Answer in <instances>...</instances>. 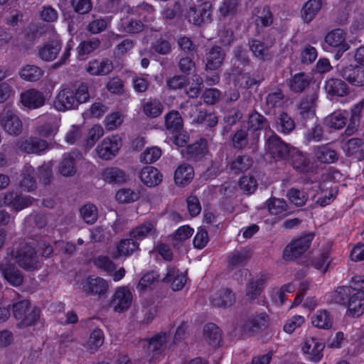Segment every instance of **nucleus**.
Here are the masks:
<instances>
[{
  "mask_svg": "<svg viewBox=\"0 0 364 364\" xmlns=\"http://www.w3.org/2000/svg\"><path fill=\"white\" fill-rule=\"evenodd\" d=\"M102 178L108 183H123L126 181L125 173L116 167H108L102 173Z\"/></svg>",
  "mask_w": 364,
  "mask_h": 364,
  "instance_id": "nucleus-40",
  "label": "nucleus"
},
{
  "mask_svg": "<svg viewBox=\"0 0 364 364\" xmlns=\"http://www.w3.org/2000/svg\"><path fill=\"white\" fill-rule=\"evenodd\" d=\"M250 50L253 55L263 60H267L271 57L269 48L272 43H264L259 40H252L249 42Z\"/></svg>",
  "mask_w": 364,
  "mask_h": 364,
  "instance_id": "nucleus-34",
  "label": "nucleus"
},
{
  "mask_svg": "<svg viewBox=\"0 0 364 364\" xmlns=\"http://www.w3.org/2000/svg\"><path fill=\"white\" fill-rule=\"evenodd\" d=\"M338 188L331 181L320 183L314 195L315 203L321 207L329 205L336 198Z\"/></svg>",
  "mask_w": 364,
  "mask_h": 364,
  "instance_id": "nucleus-11",
  "label": "nucleus"
},
{
  "mask_svg": "<svg viewBox=\"0 0 364 364\" xmlns=\"http://www.w3.org/2000/svg\"><path fill=\"white\" fill-rule=\"evenodd\" d=\"M123 122V116L119 112H114L106 117L105 125L108 130H114Z\"/></svg>",
  "mask_w": 364,
  "mask_h": 364,
  "instance_id": "nucleus-64",
  "label": "nucleus"
},
{
  "mask_svg": "<svg viewBox=\"0 0 364 364\" xmlns=\"http://www.w3.org/2000/svg\"><path fill=\"white\" fill-rule=\"evenodd\" d=\"M305 323V318L300 315H295L288 318L284 326L283 330L288 334L294 332L297 328H300Z\"/></svg>",
  "mask_w": 364,
  "mask_h": 364,
  "instance_id": "nucleus-58",
  "label": "nucleus"
},
{
  "mask_svg": "<svg viewBox=\"0 0 364 364\" xmlns=\"http://www.w3.org/2000/svg\"><path fill=\"white\" fill-rule=\"evenodd\" d=\"M161 150L158 146L147 148L141 153L140 161L145 164H152L161 157Z\"/></svg>",
  "mask_w": 364,
  "mask_h": 364,
  "instance_id": "nucleus-55",
  "label": "nucleus"
},
{
  "mask_svg": "<svg viewBox=\"0 0 364 364\" xmlns=\"http://www.w3.org/2000/svg\"><path fill=\"white\" fill-rule=\"evenodd\" d=\"M130 235L136 240H142L146 237L155 238L158 235L156 221L147 220L132 230Z\"/></svg>",
  "mask_w": 364,
  "mask_h": 364,
  "instance_id": "nucleus-16",
  "label": "nucleus"
},
{
  "mask_svg": "<svg viewBox=\"0 0 364 364\" xmlns=\"http://www.w3.org/2000/svg\"><path fill=\"white\" fill-rule=\"evenodd\" d=\"M159 281V274L156 271L146 273L140 279L136 285V290L139 294H144L152 290Z\"/></svg>",
  "mask_w": 364,
  "mask_h": 364,
  "instance_id": "nucleus-27",
  "label": "nucleus"
},
{
  "mask_svg": "<svg viewBox=\"0 0 364 364\" xmlns=\"http://www.w3.org/2000/svg\"><path fill=\"white\" fill-rule=\"evenodd\" d=\"M295 127L294 120L286 113H282L276 120V129L282 134H289Z\"/></svg>",
  "mask_w": 364,
  "mask_h": 364,
  "instance_id": "nucleus-47",
  "label": "nucleus"
},
{
  "mask_svg": "<svg viewBox=\"0 0 364 364\" xmlns=\"http://www.w3.org/2000/svg\"><path fill=\"white\" fill-rule=\"evenodd\" d=\"M165 124L166 129L171 133L179 132L182 130V118L176 111H171L166 114Z\"/></svg>",
  "mask_w": 364,
  "mask_h": 364,
  "instance_id": "nucleus-43",
  "label": "nucleus"
},
{
  "mask_svg": "<svg viewBox=\"0 0 364 364\" xmlns=\"http://www.w3.org/2000/svg\"><path fill=\"white\" fill-rule=\"evenodd\" d=\"M20 77L27 82H36L43 75V70L37 65L28 64L18 70Z\"/></svg>",
  "mask_w": 364,
  "mask_h": 364,
  "instance_id": "nucleus-32",
  "label": "nucleus"
},
{
  "mask_svg": "<svg viewBox=\"0 0 364 364\" xmlns=\"http://www.w3.org/2000/svg\"><path fill=\"white\" fill-rule=\"evenodd\" d=\"M324 124L329 128L334 129H341L346 124V112H335L328 115L324 119Z\"/></svg>",
  "mask_w": 364,
  "mask_h": 364,
  "instance_id": "nucleus-37",
  "label": "nucleus"
},
{
  "mask_svg": "<svg viewBox=\"0 0 364 364\" xmlns=\"http://www.w3.org/2000/svg\"><path fill=\"white\" fill-rule=\"evenodd\" d=\"M344 152L358 160L364 159V141L361 139L352 138L343 146Z\"/></svg>",
  "mask_w": 364,
  "mask_h": 364,
  "instance_id": "nucleus-22",
  "label": "nucleus"
},
{
  "mask_svg": "<svg viewBox=\"0 0 364 364\" xmlns=\"http://www.w3.org/2000/svg\"><path fill=\"white\" fill-rule=\"evenodd\" d=\"M0 269L4 277L13 286H19L22 284L23 278L19 270L13 266L4 267L0 264Z\"/></svg>",
  "mask_w": 364,
  "mask_h": 364,
  "instance_id": "nucleus-39",
  "label": "nucleus"
},
{
  "mask_svg": "<svg viewBox=\"0 0 364 364\" xmlns=\"http://www.w3.org/2000/svg\"><path fill=\"white\" fill-rule=\"evenodd\" d=\"M80 212L82 219L88 224L94 223L97 219V208L93 204H85L80 208Z\"/></svg>",
  "mask_w": 364,
  "mask_h": 364,
  "instance_id": "nucleus-51",
  "label": "nucleus"
},
{
  "mask_svg": "<svg viewBox=\"0 0 364 364\" xmlns=\"http://www.w3.org/2000/svg\"><path fill=\"white\" fill-rule=\"evenodd\" d=\"M193 177V168L188 164L178 166L174 173V181L179 186H187L191 182Z\"/></svg>",
  "mask_w": 364,
  "mask_h": 364,
  "instance_id": "nucleus-25",
  "label": "nucleus"
},
{
  "mask_svg": "<svg viewBox=\"0 0 364 364\" xmlns=\"http://www.w3.org/2000/svg\"><path fill=\"white\" fill-rule=\"evenodd\" d=\"M268 210L272 215L279 218L287 215L290 212L287 210V205L283 199L272 198L269 201Z\"/></svg>",
  "mask_w": 364,
  "mask_h": 364,
  "instance_id": "nucleus-44",
  "label": "nucleus"
},
{
  "mask_svg": "<svg viewBox=\"0 0 364 364\" xmlns=\"http://www.w3.org/2000/svg\"><path fill=\"white\" fill-rule=\"evenodd\" d=\"M309 84L308 80L303 73L295 75L290 80L289 86L296 92H301Z\"/></svg>",
  "mask_w": 364,
  "mask_h": 364,
  "instance_id": "nucleus-62",
  "label": "nucleus"
},
{
  "mask_svg": "<svg viewBox=\"0 0 364 364\" xmlns=\"http://www.w3.org/2000/svg\"><path fill=\"white\" fill-rule=\"evenodd\" d=\"M133 239H124L119 242L117 246L116 257H129L139 249L137 240Z\"/></svg>",
  "mask_w": 364,
  "mask_h": 364,
  "instance_id": "nucleus-36",
  "label": "nucleus"
},
{
  "mask_svg": "<svg viewBox=\"0 0 364 364\" xmlns=\"http://www.w3.org/2000/svg\"><path fill=\"white\" fill-rule=\"evenodd\" d=\"M141 181L148 187L158 186L162 181V174L153 166H146L139 174Z\"/></svg>",
  "mask_w": 364,
  "mask_h": 364,
  "instance_id": "nucleus-21",
  "label": "nucleus"
},
{
  "mask_svg": "<svg viewBox=\"0 0 364 364\" xmlns=\"http://www.w3.org/2000/svg\"><path fill=\"white\" fill-rule=\"evenodd\" d=\"M16 262L19 266L28 270L35 269L39 264L36 252L31 247H26L17 252Z\"/></svg>",
  "mask_w": 364,
  "mask_h": 364,
  "instance_id": "nucleus-15",
  "label": "nucleus"
},
{
  "mask_svg": "<svg viewBox=\"0 0 364 364\" xmlns=\"http://www.w3.org/2000/svg\"><path fill=\"white\" fill-rule=\"evenodd\" d=\"M143 110L146 116L156 117L161 114L163 107L159 100H150L144 103Z\"/></svg>",
  "mask_w": 364,
  "mask_h": 364,
  "instance_id": "nucleus-53",
  "label": "nucleus"
},
{
  "mask_svg": "<svg viewBox=\"0 0 364 364\" xmlns=\"http://www.w3.org/2000/svg\"><path fill=\"white\" fill-rule=\"evenodd\" d=\"M0 124L4 132L11 136L20 134L23 129V123L16 112L4 109L0 114Z\"/></svg>",
  "mask_w": 364,
  "mask_h": 364,
  "instance_id": "nucleus-10",
  "label": "nucleus"
},
{
  "mask_svg": "<svg viewBox=\"0 0 364 364\" xmlns=\"http://www.w3.org/2000/svg\"><path fill=\"white\" fill-rule=\"evenodd\" d=\"M314 235H304L289 243L284 250L283 258L291 261L304 254L310 247Z\"/></svg>",
  "mask_w": 364,
  "mask_h": 364,
  "instance_id": "nucleus-8",
  "label": "nucleus"
},
{
  "mask_svg": "<svg viewBox=\"0 0 364 364\" xmlns=\"http://www.w3.org/2000/svg\"><path fill=\"white\" fill-rule=\"evenodd\" d=\"M48 148L46 141L36 137L30 138L21 142L20 149L28 154H40Z\"/></svg>",
  "mask_w": 364,
  "mask_h": 364,
  "instance_id": "nucleus-29",
  "label": "nucleus"
},
{
  "mask_svg": "<svg viewBox=\"0 0 364 364\" xmlns=\"http://www.w3.org/2000/svg\"><path fill=\"white\" fill-rule=\"evenodd\" d=\"M133 294L127 286L117 287L110 300V306L117 313L127 311L132 305Z\"/></svg>",
  "mask_w": 364,
  "mask_h": 364,
  "instance_id": "nucleus-7",
  "label": "nucleus"
},
{
  "mask_svg": "<svg viewBox=\"0 0 364 364\" xmlns=\"http://www.w3.org/2000/svg\"><path fill=\"white\" fill-rule=\"evenodd\" d=\"M38 123L40 124L37 128L38 135L44 138L53 139L60 127V117L58 114H47L39 117Z\"/></svg>",
  "mask_w": 364,
  "mask_h": 364,
  "instance_id": "nucleus-9",
  "label": "nucleus"
},
{
  "mask_svg": "<svg viewBox=\"0 0 364 364\" xmlns=\"http://www.w3.org/2000/svg\"><path fill=\"white\" fill-rule=\"evenodd\" d=\"M268 127L265 118L258 112H252L249 117V131L256 132Z\"/></svg>",
  "mask_w": 364,
  "mask_h": 364,
  "instance_id": "nucleus-52",
  "label": "nucleus"
},
{
  "mask_svg": "<svg viewBox=\"0 0 364 364\" xmlns=\"http://www.w3.org/2000/svg\"><path fill=\"white\" fill-rule=\"evenodd\" d=\"M82 158V154L77 151L65 154L58 166V171L65 177L73 176L76 173L75 163Z\"/></svg>",
  "mask_w": 364,
  "mask_h": 364,
  "instance_id": "nucleus-14",
  "label": "nucleus"
},
{
  "mask_svg": "<svg viewBox=\"0 0 364 364\" xmlns=\"http://www.w3.org/2000/svg\"><path fill=\"white\" fill-rule=\"evenodd\" d=\"M188 153L191 157L199 159L207 153V141L200 139V141L188 146Z\"/></svg>",
  "mask_w": 364,
  "mask_h": 364,
  "instance_id": "nucleus-57",
  "label": "nucleus"
},
{
  "mask_svg": "<svg viewBox=\"0 0 364 364\" xmlns=\"http://www.w3.org/2000/svg\"><path fill=\"white\" fill-rule=\"evenodd\" d=\"M287 197L289 201L296 206L304 205L308 198L305 193L296 188H291L287 193Z\"/></svg>",
  "mask_w": 364,
  "mask_h": 364,
  "instance_id": "nucleus-61",
  "label": "nucleus"
},
{
  "mask_svg": "<svg viewBox=\"0 0 364 364\" xmlns=\"http://www.w3.org/2000/svg\"><path fill=\"white\" fill-rule=\"evenodd\" d=\"M230 77L234 81L235 85H239L244 88H249L257 82L249 73H239L237 70H233Z\"/></svg>",
  "mask_w": 364,
  "mask_h": 364,
  "instance_id": "nucleus-45",
  "label": "nucleus"
},
{
  "mask_svg": "<svg viewBox=\"0 0 364 364\" xmlns=\"http://www.w3.org/2000/svg\"><path fill=\"white\" fill-rule=\"evenodd\" d=\"M287 156L289 157L290 162L296 170L300 172H308L311 170L309 159L298 149L292 148Z\"/></svg>",
  "mask_w": 364,
  "mask_h": 364,
  "instance_id": "nucleus-28",
  "label": "nucleus"
},
{
  "mask_svg": "<svg viewBox=\"0 0 364 364\" xmlns=\"http://www.w3.org/2000/svg\"><path fill=\"white\" fill-rule=\"evenodd\" d=\"M266 146L268 151L275 159L287 158L292 149L282 141L276 134H272L267 139Z\"/></svg>",
  "mask_w": 364,
  "mask_h": 364,
  "instance_id": "nucleus-13",
  "label": "nucleus"
},
{
  "mask_svg": "<svg viewBox=\"0 0 364 364\" xmlns=\"http://www.w3.org/2000/svg\"><path fill=\"white\" fill-rule=\"evenodd\" d=\"M79 288L86 296L102 297L107 295L109 284L105 279L100 277L89 276L79 283Z\"/></svg>",
  "mask_w": 364,
  "mask_h": 364,
  "instance_id": "nucleus-6",
  "label": "nucleus"
},
{
  "mask_svg": "<svg viewBox=\"0 0 364 364\" xmlns=\"http://www.w3.org/2000/svg\"><path fill=\"white\" fill-rule=\"evenodd\" d=\"M268 316L265 314H261L247 322L244 326V331L250 334L255 333V329L267 326Z\"/></svg>",
  "mask_w": 364,
  "mask_h": 364,
  "instance_id": "nucleus-48",
  "label": "nucleus"
},
{
  "mask_svg": "<svg viewBox=\"0 0 364 364\" xmlns=\"http://www.w3.org/2000/svg\"><path fill=\"white\" fill-rule=\"evenodd\" d=\"M104 343V333L100 329H95L90 334L87 342V349L95 351L100 348Z\"/></svg>",
  "mask_w": 364,
  "mask_h": 364,
  "instance_id": "nucleus-56",
  "label": "nucleus"
},
{
  "mask_svg": "<svg viewBox=\"0 0 364 364\" xmlns=\"http://www.w3.org/2000/svg\"><path fill=\"white\" fill-rule=\"evenodd\" d=\"M186 274L179 272L174 267H169L167 273L163 279L164 282H171V288L174 291H178L183 289L186 282Z\"/></svg>",
  "mask_w": 364,
  "mask_h": 364,
  "instance_id": "nucleus-24",
  "label": "nucleus"
},
{
  "mask_svg": "<svg viewBox=\"0 0 364 364\" xmlns=\"http://www.w3.org/2000/svg\"><path fill=\"white\" fill-rule=\"evenodd\" d=\"M212 3L208 1L192 6L186 13V18L196 26L210 23L212 21Z\"/></svg>",
  "mask_w": 364,
  "mask_h": 364,
  "instance_id": "nucleus-4",
  "label": "nucleus"
},
{
  "mask_svg": "<svg viewBox=\"0 0 364 364\" xmlns=\"http://www.w3.org/2000/svg\"><path fill=\"white\" fill-rule=\"evenodd\" d=\"M315 100L314 96H310L303 100L299 106V112L304 119H314L315 114Z\"/></svg>",
  "mask_w": 364,
  "mask_h": 364,
  "instance_id": "nucleus-46",
  "label": "nucleus"
},
{
  "mask_svg": "<svg viewBox=\"0 0 364 364\" xmlns=\"http://www.w3.org/2000/svg\"><path fill=\"white\" fill-rule=\"evenodd\" d=\"M311 323L318 328L328 329L332 326V319L325 310H318L311 317Z\"/></svg>",
  "mask_w": 364,
  "mask_h": 364,
  "instance_id": "nucleus-42",
  "label": "nucleus"
},
{
  "mask_svg": "<svg viewBox=\"0 0 364 364\" xmlns=\"http://www.w3.org/2000/svg\"><path fill=\"white\" fill-rule=\"evenodd\" d=\"M139 197V191L125 188L119 189L115 195L116 200L122 203L134 202L137 200Z\"/></svg>",
  "mask_w": 364,
  "mask_h": 364,
  "instance_id": "nucleus-50",
  "label": "nucleus"
},
{
  "mask_svg": "<svg viewBox=\"0 0 364 364\" xmlns=\"http://www.w3.org/2000/svg\"><path fill=\"white\" fill-rule=\"evenodd\" d=\"M225 54L220 47H213L206 54V69L214 70L221 65Z\"/></svg>",
  "mask_w": 364,
  "mask_h": 364,
  "instance_id": "nucleus-31",
  "label": "nucleus"
},
{
  "mask_svg": "<svg viewBox=\"0 0 364 364\" xmlns=\"http://www.w3.org/2000/svg\"><path fill=\"white\" fill-rule=\"evenodd\" d=\"M235 301L234 294L228 289H223L215 293L210 299L213 306L218 307H228Z\"/></svg>",
  "mask_w": 364,
  "mask_h": 364,
  "instance_id": "nucleus-30",
  "label": "nucleus"
},
{
  "mask_svg": "<svg viewBox=\"0 0 364 364\" xmlns=\"http://www.w3.org/2000/svg\"><path fill=\"white\" fill-rule=\"evenodd\" d=\"M104 134V129L100 124H95L89 129L87 138L85 141V146L91 148L96 141Z\"/></svg>",
  "mask_w": 364,
  "mask_h": 364,
  "instance_id": "nucleus-54",
  "label": "nucleus"
},
{
  "mask_svg": "<svg viewBox=\"0 0 364 364\" xmlns=\"http://www.w3.org/2000/svg\"><path fill=\"white\" fill-rule=\"evenodd\" d=\"M360 277H354L349 287H341L335 292L337 302L346 305L347 313L353 317L360 316L364 310V290L361 289L357 282Z\"/></svg>",
  "mask_w": 364,
  "mask_h": 364,
  "instance_id": "nucleus-1",
  "label": "nucleus"
},
{
  "mask_svg": "<svg viewBox=\"0 0 364 364\" xmlns=\"http://www.w3.org/2000/svg\"><path fill=\"white\" fill-rule=\"evenodd\" d=\"M341 75L350 85L356 87H364V68L350 65L343 68Z\"/></svg>",
  "mask_w": 364,
  "mask_h": 364,
  "instance_id": "nucleus-18",
  "label": "nucleus"
},
{
  "mask_svg": "<svg viewBox=\"0 0 364 364\" xmlns=\"http://www.w3.org/2000/svg\"><path fill=\"white\" fill-rule=\"evenodd\" d=\"M326 92L332 96L343 97L349 93L348 86L340 79L331 78L325 84Z\"/></svg>",
  "mask_w": 364,
  "mask_h": 364,
  "instance_id": "nucleus-26",
  "label": "nucleus"
},
{
  "mask_svg": "<svg viewBox=\"0 0 364 364\" xmlns=\"http://www.w3.org/2000/svg\"><path fill=\"white\" fill-rule=\"evenodd\" d=\"M100 46V41L97 38H92L89 41L82 42L77 47V53L80 55L89 54Z\"/></svg>",
  "mask_w": 364,
  "mask_h": 364,
  "instance_id": "nucleus-63",
  "label": "nucleus"
},
{
  "mask_svg": "<svg viewBox=\"0 0 364 364\" xmlns=\"http://www.w3.org/2000/svg\"><path fill=\"white\" fill-rule=\"evenodd\" d=\"M323 48L326 51H335L334 58L339 60L350 49V45L346 41V33L341 28L331 30L324 37Z\"/></svg>",
  "mask_w": 364,
  "mask_h": 364,
  "instance_id": "nucleus-3",
  "label": "nucleus"
},
{
  "mask_svg": "<svg viewBox=\"0 0 364 364\" xmlns=\"http://www.w3.org/2000/svg\"><path fill=\"white\" fill-rule=\"evenodd\" d=\"M89 99L88 89L84 84L76 89L63 87L59 90L53 105L57 110L65 112L77 109L80 105L87 102Z\"/></svg>",
  "mask_w": 364,
  "mask_h": 364,
  "instance_id": "nucleus-2",
  "label": "nucleus"
},
{
  "mask_svg": "<svg viewBox=\"0 0 364 364\" xmlns=\"http://www.w3.org/2000/svg\"><path fill=\"white\" fill-rule=\"evenodd\" d=\"M3 203L6 205H11L16 211H18L30 205L32 200L28 197H19L14 193H9L5 195Z\"/></svg>",
  "mask_w": 364,
  "mask_h": 364,
  "instance_id": "nucleus-35",
  "label": "nucleus"
},
{
  "mask_svg": "<svg viewBox=\"0 0 364 364\" xmlns=\"http://www.w3.org/2000/svg\"><path fill=\"white\" fill-rule=\"evenodd\" d=\"M204 339L211 346H218L221 340L219 328L213 323H208L204 327Z\"/></svg>",
  "mask_w": 364,
  "mask_h": 364,
  "instance_id": "nucleus-41",
  "label": "nucleus"
},
{
  "mask_svg": "<svg viewBox=\"0 0 364 364\" xmlns=\"http://www.w3.org/2000/svg\"><path fill=\"white\" fill-rule=\"evenodd\" d=\"M61 50V43L58 37L50 41L38 48V57L43 61L50 62L55 60Z\"/></svg>",
  "mask_w": 364,
  "mask_h": 364,
  "instance_id": "nucleus-20",
  "label": "nucleus"
},
{
  "mask_svg": "<svg viewBox=\"0 0 364 364\" xmlns=\"http://www.w3.org/2000/svg\"><path fill=\"white\" fill-rule=\"evenodd\" d=\"M121 138L117 135L105 137L96 146L95 151L102 160L109 161L117 156L122 147Z\"/></svg>",
  "mask_w": 364,
  "mask_h": 364,
  "instance_id": "nucleus-5",
  "label": "nucleus"
},
{
  "mask_svg": "<svg viewBox=\"0 0 364 364\" xmlns=\"http://www.w3.org/2000/svg\"><path fill=\"white\" fill-rule=\"evenodd\" d=\"M44 94L36 89H29L21 94V102L24 107L37 109L45 104Z\"/></svg>",
  "mask_w": 364,
  "mask_h": 364,
  "instance_id": "nucleus-19",
  "label": "nucleus"
},
{
  "mask_svg": "<svg viewBox=\"0 0 364 364\" xmlns=\"http://www.w3.org/2000/svg\"><path fill=\"white\" fill-rule=\"evenodd\" d=\"M168 341V336L166 333H160L148 341H146L147 346V353L151 359L156 358L165 350Z\"/></svg>",
  "mask_w": 364,
  "mask_h": 364,
  "instance_id": "nucleus-17",
  "label": "nucleus"
},
{
  "mask_svg": "<svg viewBox=\"0 0 364 364\" xmlns=\"http://www.w3.org/2000/svg\"><path fill=\"white\" fill-rule=\"evenodd\" d=\"M273 22V16L270 8L268 6H264L262 7L258 11V15L256 19V23L257 25H261L262 26H270Z\"/></svg>",
  "mask_w": 364,
  "mask_h": 364,
  "instance_id": "nucleus-60",
  "label": "nucleus"
},
{
  "mask_svg": "<svg viewBox=\"0 0 364 364\" xmlns=\"http://www.w3.org/2000/svg\"><path fill=\"white\" fill-rule=\"evenodd\" d=\"M315 156L322 163H333L337 159L336 153L334 150L327 146H319L315 150Z\"/></svg>",
  "mask_w": 364,
  "mask_h": 364,
  "instance_id": "nucleus-49",
  "label": "nucleus"
},
{
  "mask_svg": "<svg viewBox=\"0 0 364 364\" xmlns=\"http://www.w3.org/2000/svg\"><path fill=\"white\" fill-rule=\"evenodd\" d=\"M252 164V161L249 156H238L232 161L231 169L237 173L247 170Z\"/></svg>",
  "mask_w": 364,
  "mask_h": 364,
  "instance_id": "nucleus-59",
  "label": "nucleus"
},
{
  "mask_svg": "<svg viewBox=\"0 0 364 364\" xmlns=\"http://www.w3.org/2000/svg\"><path fill=\"white\" fill-rule=\"evenodd\" d=\"M112 62L107 59L94 60L89 62L86 68L87 73L92 75H106L113 70Z\"/></svg>",
  "mask_w": 364,
  "mask_h": 364,
  "instance_id": "nucleus-23",
  "label": "nucleus"
},
{
  "mask_svg": "<svg viewBox=\"0 0 364 364\" xmlns=\"http://www.w3.org/2000/svg\"><path fill=\"white\" fill-rule=\"evenodd\" d=\"M322 0H309L304 6L301 17L306 23H310L321 8Z\"/></svg>",
  "mask_w": 364,
  "mask_h": 364,
  "instance_id": "nucleus-33",
  "label": "nucleus"
},
{
  "mask_svg": "<svg viewBox=\"0 0 364 364\" xmlns=\"http://www.w3.org/2000/svg\"><path fill=\"white\" fill-rule=\"evenodd\" d=\"M324 344L315 337H307L302 346V352L310 361L317 363L323 357Z\"/></svg>",
  "mask_w": 364,
  "mask_h": 364,
  "instance_id": "nucleus-12",
  "label": "nucleus"
},
{
  "mask_svg": "<svg viewBox=\"0 0 364 364\" xmlns=\"http://www.w3.org/2000/svg\"><path fill=\"white\" fill-rule=\"evenodd\" d=\"M144 24L140 20L132 17L122 18L118 23V29L129 33H135L142 31Z\"/></svg>",
  "mask_w": 364,
  "mask_h": 364,
  "instance_id": "nucleus-38",
  "label": "nucleus"
}]
</instances>
